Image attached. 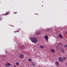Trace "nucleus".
<instances>
[{
  "mask_svg": "<svg viewBox=\"0 0 67 67\" xmlns=\"http://www.w3.org/2000/svg\"><path fill=\"white\" fill-rule=\"evenodd\" d=\"M59 38H61V39H62V38H63L64 37L62 35L59 34L58 35Z\"/></svg>",
  "mask_w": 67,
  "mask_h": 67,
  "instance_id": "nucleus-3",
  "label": "nucleus"
},
{
  "mask_svg": "<svg viewBox=\"0 0 67 67\" xmlns=\"http://www.w3.org/2000/svg\"><path fill=\"white\" fill-rule=\"evenodd\" d=\"M8 15V13H6L5 14V15Z\"/></svg>",
  "mask_w": 67,
  "mask_h": 67,
  "instance_id": "nucleus-22",
  "label": "nucleus"
},
{
  "mask_svg": "<svg viewBox=\"0 0 67 67\" xmlns=\"http://www.w3.org/2000/svg\"><path fill=\"white\" fill-rule=\"evenodd\" d=\"M64 47H67V44L64 45Z\"/></svg>",
  "mask_w": 67,
  "mask_h": 67,
  "instance_id": "nucleus-17",
  "label": "nucleus"
},
{
  "mask_svg": "<svg viewBox=\"0 0 67 67\" xmlns=\"http://www.w3.org/2000/svg\"><path fill=\"white\" fill-rule=\"evenodd\" d=\"M30 40L34 43H37V39L34 37L31 38Z\"/></svg>",
  "mask_w": 67,
  "mask_h": 67,
  "instance_id": "nucleus-1",
  "label": "nucleus"
},
{
  "mask_svg": "<svg viewBox=\"0 0 67 67\" xmlns=\"http://www.w3.org/2000/svg\"><path fill=\"white\" fill-rule=\"evenodd\" d=\"M18 46H20V44L19 43H18Z\"/></svg>",
  "mask_w": 67,
  "mask_h": 67,
  "instance_id": "nucleus-18",
  "label": "nucleus"
},
{
  "mask_svg": "<svg viewBox=\"0 0 67 67\" xmlns=\"http://www.w3.org/2000/svg\"><path fill=\"white\" fill-rule=\"evenodd\" d=\"M19 57L20 59H23L24 57V54L21 53L19 54Z\"/></svg>",
  "mask_w": 67,
  "mask_h": 67,
  "instance_id": "nucleus-2",
  "label": "nucleus"
},
{
  "mask_svg": "<svg viewBox=\"0 0 67 67\" xmlns=\"http://www.w3.org/2000/svg\"><path fill=\"white\" fill-rule=\"evenodd\" d=\"M2 20V17H0V21Z\"/></svg>",
  "mask_w": 67,
  "mask_h": 67,
  "instance_id": "nucleus-19",
  "label": "nucleus"
},
{
  "mask_svg": "<svg viewBox=\"0 0 67 67\" xmlns=\"http://www.w3.org/2000/svg\"><path fill=\"white\" fill-rule=\"evenodd\" d=\"M16 65H17L18 66H19V63L18 62L16 63Z\"/></svg>",
  "mask_w": 67,
  "mask_h": 67,
  "instance_id": "nucleus-14",
  "label": "nucleus"
},
{
  "mask_svg": "<svg viewBox=\"0 0 67 67\" xmlns=\"http://www.w3.org/2000/svg\"><path fill=\"white\" fill-rule=\"evenodd\" d=\"M2 56L3 57H5V56L4 55H3Z\"/></svg>",
  "mask_w": 67,
  "mask_h": 67,
  "instance_id": "nucleus-28",
  "label": "nucleus"
},
{
  "mask_svg": "<svg viewBox=\"0 0 67 67\" xmlns=\"http://www.w3.org/2000/svg\"><path fill=\"white\" fill-rule=\"evenodd\" d=\"M18 31H17L16 32H18Z\"/></svg>",
  "mask_w": 67,
  "mask_h": 67,
  "instance_id": "nucleus-30",
  "label": "nucleus"
},
{
  "mask_svg": "<svg viewBox=\"0 0 67 67\" xmlns=\"http://www.w3.org/2000/svg\"><path fill=\"white\" fill-rule=\"evenodd\" d=\"M0 67H1V66L0 65Z\"/></svg>",
  "mask_w": 67,
  "mask_h": 67,
  "instance_id": "nucleus-32",
  "label": "nucleus"
},
{
  "mask_svg": "<svg viewBox=\"0 0 67 67\" xmlns=\"http://www.w3.org/2000/svg\"><path fill=\"white\" fill-rule=\"evenodd\" d=\"M20 49H21V48H20Z\"/></svg>",
  "mask_w": 67,
  "mask_h": 67,
  "instance_id": "nucleus-31",
  "label": "nucleus"
},
{
  "mask_svg": "<svg viewBox=\"0 0 67 67\" xmlns=\"http://www.w3.org/2000/svg\"><path fill=\"white\" fill-rule=\"evenodd\" d=\"M55 64L56 65V66H59L60 65V64L59 62L58 61H56L55 62Z\"/></svg>",
  "mask_w": 67,
  "mask_h": 67,
  "instance_id": "nucleus-4",
  "label": "nucleus"
},
{
  "mask_svg": "<svg viewBox=\"0 0 67 67\" xmlns=\"http://www.w3.org/2000/svg\"><path fill=\"white\" fill-rule=\"evenodd\" d=\"M50 52H51L52 53H54L55 52V51L54 49H50Z\"/></svg>",
  "mask_w": 67,
  "mask_h": 67,
  "instance_id": "nucleus-7",
  "label": "nucleus"
},
{
  "mask_svg": "<svg viewBox=\"0 0 67 67\" xmlns=\"http://www.w3.org/2000/svg\"><path fill=\"white\" fill-rule=\"evenodd\" d=\"M22 48H23V49H24L25 47H24V46H22Z\"/></svg>",
  "mask_w": 67,
  "mask_h": 67,
  "instance_id": "nucleus-13",
  "label": "nucleus"
},
{
  "mask_svg": "<svg viewBox=\"0 0 67 67\" xmlns=\"http://www.w3.org/2000/svg\"><path fill=\"white\" fill-rule=\"evenodd\" d=\"M32 65H33V66H34V64H32Z\"/></svg>",
  "mask_w": 67,
  "mask_h": 67,
  "instance_id": "nucleus-25",
  "label": "nucleus"
},
{
  "mask_svg": "<svg viewBox=\"0 0 67 67\" xmlns=\"http://www.w3.org/2000/svg\"><path fill=\"white\" fill-rule=\"evenodd\" d=\"M65 34H67V32H66V31H65Z\"/></svg>",
  "mask_w": 67,
  "mask_h": 67,
  "instance_id": "nucleus-23",
  "label": "nucleus"
},
{
  "mask_svg": "<svg viewBox=\"0 0 67 67\" xmlns=\"http://www.w3.org/2000/svg\"><path fill=\"white\" fill-rule=\"evenodd\" d=\"M40 48H43L44 47L43 46H40Z\"/></svg>",
  "mask_w": 67,
  "mask_h": 67,
  "instance_id": "nucleus-11",
  "label": "nucleus"
},
{
  "mask_svg": "<svg viewBox=\"0 0 67 67\" xmlns=\"http://www.w3.org/2000/svg\"><path fill=\"white\" fill-rule=\"evenodd\" d=\"M59 44H60V45H61V46H63V44H62V43H59Z\"/></svg>",
  "mask_w": 67,
  "mask_h": 67,
  "instance_id": "nucleus-20",
  "label": "nucleus"
},
{
  "mask_svg": "<svg viewBox=\"0 0 67 67\" xmlns=\"http://www.w3.org/2000/svg\"><path fill=\"white\" fill-rule=\"evenodd\" d=\"M63 59H66V58L65 57H63Z\"/></svg>",
  "mask_w": 67,
  "mask_h": 67,
  "instance_id": "nucleus-21",
  "label": "nucleus"
},
{
  "mask_svg": "<svg viewBox=\"0 0 67 67\" xmlns=\"http://www.w3.org/2000/svg\"><path fill=\"white\" fill-rule=\"evenodd\" d=\"M66 66H67V62H66Z\"/></svg>",
  "mask_w": 67,
  "mask_h": 67,
  "instance_id": "nucleus-26",
  "label": "nucleus"
},
{
  "mask_svg": "<svg viewBox=\"0 0 67 67\" xmlns=\"http://www.w3.org/2000/svg\"><path fill=\"white\" fill-rule=\"evenodd\" d=\"M7 65L8 66H11V64L10 63H7Z\"/></svg>",
  "mask_w": 67,
  "mask_h": 67,
  "instance_id": "nucleus-10",
  "label": "nucleus"
},
{
  "mask_svg": "<svg viewBox=\"0 0 67 67\" xmlns=\"http://www.w3.org/2000/svg\"><path fill=\"white\" fill-rule=\"evenodd\" d=\"M64 49H62V50H61V52H62V53H64Z\"/></svg>",
  "mask_w": 67,
  "mask_h": 67,
  "instance_id": "nucleus-12",
  "label": "nucleus"
},
{
  "mask_svg": "<svg viewBox=\"0 0 67 67\" xmlns=\"http://www.w3.org/2000/svg\"><path fill=\"white\" fill-rule=\"evenodd\" d=\"M48 37L47 35H46L44 36V38L46 40L47 42L48 41Z\"/></svg>",
  "mask_w": 67,
  "mask_h": 67,
  "instance_id": "nucleus-8",
  "label": "nucleus"
},
{
  "mask_svg": "<svg viewBox=\"0 0 67 67\" xmlns=\"http://www.w3.org/2000/svg\"><path fill=\"white\" fill-rule=\"evenodd\" d=\"M14 13L15 14H16V12H15V13Z\"/></svg>",
  "mask_w": 67,
  "mask_h": 67,
  "instance_id": "nucleus-27",
  "label": "nucleus"
},
{
  "mask_svg": "<svg viewBox=\"0 0 67 67\" xmlns=\"http://www.w3.org/2000/svg\"><path fill=\"white\" fill-rule=\"evenodd\" d=\"M14 67H16V66L15 65H14Z\"/></svg>",
  "mask_w": 67,
  "mask_h": 67,
  "instance_id": "nucleus-24",
  "label": "nucleus"
},
{
  "mask_svg": "<svg viewBox=\"0 0 67 67\" xmlns=\"http://www.w3.org/2000/svg\"><path fill=\"white\" fill-rule=\"evenodd\" d=\"M58 60L59 62H63V59L60 57H58Z\"/></svg>",
  "mask_w": 67,
  "mask_h": 67,
  "instance_id": "nucleus-5",
  "label": "nucleus"
},
{
  "mask_svg": "<svg viewBox=\"0 0 67 67\" xmlns=\"http://www.w3.org/2000/svg\"><path fill=\"white\" fill-rule=\"evenodd\" d=\"M42 7H43V5H42Z\"/></svg>",
  "mask_w": 67,
  "mask_h": 67,
  "instance_id": "nucleus-29",
  "label": "nucleus"
},
{
  "mask_svg": "<svg viewBox=\"0 0 67 67\" xmlns=\"http://www.w3.org/2000/svg\"><path fill=\"white\" fill-rule=\"evenodd\" d=\"M28 60L29 61V62H31V61H32V59H29Z\"/></svg>",
  "mask_w": 67,
  "mask_h": 67,
  "instance_id": "nucleus-15",
  "label": "nucleus"
},
{
  "mask_svg": "<svg viewBox=\"0 0 67 67\" xmlns=\"http://www.w3.org/2000/svg\"><path fill=\"white\" fill-rule=\"evenodd\" d=\"M46 32H49L50 31V29L49 28H47V29H45Z\"/></svg>",
  "mask_w": 67,
  "mask_h": 67,
  "instance_id": "nucleus-9",
  "label": "nucleus"
},
{
  "mask_svg": "<svg viewBox=\"0 0 67 67\" xmlns=\"http://www.w3.org/2000/svg\"><path fill=\"white\" fill-rule=\"evenodd\" d=\"M36 33L37 35H40L41 34V32L40 31H37L36 32Z\"/></svg>",
  "mask_w": 67,
  "mask_h": 67,
  "instance_id": "nucleus-6",
  "label": "nucleus"
},
{
  "mask_svg": "<svg viewBox=\"0 0 67 67\" xmlns=\"http://www.w3.org/2000/svg\"><path fill=\"white\" fill-rule=\"evenodd\" d=\"M5 66H6V67H8V64H6L5 65Z\"/></svg>",
  "mask_w": 67,
  "mask_h": 67,
  "instance_id": "nucleus-16",
  "label": "nucleus"
}]
</instances>
